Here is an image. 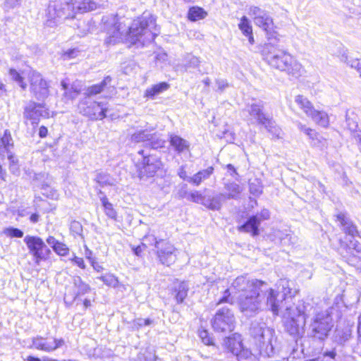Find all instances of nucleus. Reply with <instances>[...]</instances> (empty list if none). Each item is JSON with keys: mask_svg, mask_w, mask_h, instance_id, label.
<instances>
[{"mask_svg": "<svg viewBox=\"0 0 361 361\" xmlns=\"http://www.w3.org/2000/svg\"><path fill=\"white\" fill-rule=\"evenodd\" d=\"M13 140L8 130H6L3 136L0 138V155L6 157V154L13 153Z\"/></svg>", "mask_w": 361, "mask_h": 361, "instance_id": "412c9836", "label": "nucleus"}, {"mask_svg": "<svg viewBox=\"0 0 361 361\" xmlns=\"http://www.w3.org/2000/svg\"><path fill=\"white\" fill-rule=\"evenodd\" d=\"M200 338H201L202 343L207 345H213V338L209 336V334L207 330H202L199 334Z\"/></svg>", "mask_w": 361, "mask_h": 361, "instance_id": "5fc2aeb1", "label": "nucleus"}, {"mask_svg": "<svg viewBox=\"0 0 361 361\" xmlns=\"http://www.w3.org/2000/svg\"><path fill=\"white\" fill-rule=\"evenodd\" d=\"M250 334L262 355L271 357L279 350L275 331L267 327L264 323H253Z\"/></svg>", "mask_w": 361, "mask_h": 361, "instance_id": "39448f33", "label": "nucleus"}, {"mask_svg": "<svg viewBox=\"0 0 361 361\" xmlns=\"http://www.w3.org/2000/svg\"><path fill=\"white\" fill-rule=\"evenodd\" d=\"M24 242L30 252L37 259H42L45 256L44 251L48 250L42 238L37 236L26 235Z\"/></svg>", "mask_w": 361, "mask_h": 361, "instance_id": "dca6fc26", "label": "nucleus"}, {"mask_svg": "<svg viewBox=\"0 0 361 361\" xmlns=\"http://www.w3.org/2000/svg\"><path fill=\"white\" fill-rule=\"evenodd\" d=\"M343 231L350 235L355 236L357 233L356 226L344 214H340L337 216Z\"/></svg>", "mask_w": 361, "mask_h": 361, "instance_id": "cd10ccee", "label": "nucleus"}, {"mask_svg": "<svg viewBox=\"0 0 361 361\" xmlns=\"http://www.w3.org/2000/svg\"><path fill=\"white\" fill-rule=\"evenodd\" d=\"M71 232L75 235H78L83 238L82 236V224L78 221H73L70 225Z\"/></svg>", "mask_w": 361, "mask_h": 361, "instance_id": "a18cd8bd", "label": "nucleus"}, {"mask_svg": "<svg viewBox=\"0 0 361 361\" xmlns=\"http://www.w3.org/2000/svg\"><path fill=\"white\" fill-rule=\"evenodd\" d=\"M254 216H257L259 222L261 224V222L264 220H267L270 218V212L267 209H263L261 210L259 213H257L255 215H253Z\"/></svg>", "mask_w": 361, "mask_h": 361, "instance_id": "13d9d810", "label": "nucleus"}, {"mask_svg": "<svg viewBox=\"0 0 361 361\" xmlns=\"http://www.w3.org/2000/svg\"><path fill=\"white\" fill-rule=\"evenodd\" d=\"M206 16L207 13L200 7H192L188 11V18L192 21L203 19Z\"/></svg>", "mask_w": 361, "mask_h": 361, "instance_id": "58836bf2", "label": "nucleus"}, {"mask_svg": "<svg viewBox=\"0 0 361 361\" xmlns=\"http://www.w3.org/2000/svg\"><path fill=\"white\" fill-rule=\"evenodd\" d=\"M157 259L163 265L169 267L176 260V248L168 241L164 240L155 249Z\"/></svg>", "mask_w": 361, "mask_h": 361, "instance_id": "4468645a", "label": "nucleus"}, {"mask_svg": "<svg viewBox=\"0 0 361 361\" xmlns=\"http://www.w3.org/2000/svg\"><path fill=\"white\" fill-rule=\"evenodd\" d=\"M53 250L56 254L61 256H66L69 252V248L66 245L61 242H59Z\"/></svg>", "mask_w": 361, "mask_h": 361, "instance_id": "864d4df0", "label": "nucleus"}, {"mask_svg": "<svg viewBox=\"0 0 361 361\" xmlns=\"http://www.w3.org/2000/svg\"><path fill=\"white\" fill-rule=\"evenodd\" d=\"M224 188L228 193H224V197L227 200L237 199L241 192L240 186L235 183H228L224 185Z\"/></svg>", "mask_w": 361, "mask_h": 361, "instance_id": "72a5a7b5", "label": "nucleus"}, {"mask_svg": "<svg viewBox=\"0 0 361 361\" xmlns=\"http://www.w3.org/2000/svg\"><path fill=\"white\" fill-rule=\"evenodd\" d=\"M250 192L255 196H259L262 192V186L258 180L250 183Z\"/></svg>", "mask_w": 361, "mask_h": 361, "instance_id": "49530a36", "label": "nucleus"}, {"mask_svg": "<svg viewBox=\"0 0 361 361\" xmlns=\"http://www.w3.org/2000/svg\"><path fill=\"white\" fill-rule=\"evenodd\" d=\"M231 290L238 300L240 311L251 317L261 310L268 285L260 280L240 276L232 283Z\"/></svg>", "mask_w": 361, "mask_h": 361, "instance_id": "f03ea898", "label": "nucleus"}, {"mask_svg": "<svg viewBox=\"0 0 361 361\" xmlns=\"http://www.w3.org/2000/svg\"><path fill=\"white\" fill-rule=\"evenodd\" d=\"M293 236L290 233H282L280 236L281 242L284 245H289L294 243Z\"/></svg>", "mask_w": 361, "mask_h": 361, "instance_id": "bf43d9fd", "label": "nucleus"}, {"mask_svg": "<svg viewBox=\"0 0 361 361\" xmlns=\"http://www.w3.org/2000/svg\"><path fill=\"white\" fill-rule=\"evenodd\" d=\"M23 0H5L4 7L7 9H13L21 6Z\"/></svg>", "mask_w": 361, "mask_h": 361, "instance_id": "4d7b16f0", "label": "nucleus"}, {"mask_svg": "<svg viewBox=\"0 0 361 361\" xmlns=\"http://www.w3.org/2000/svg\"><path fill=\"white\" fill-rule=\"evenodd\" d=\"M343 58L345 59L344 61L350 66L351 68H355L359 73L360 76L361 77V64L358 59H352L348 61V57L346 56H343Z\"/></svg>", "mask_w": 361, "mask_h": 361, "instance_id": "6e6d98bb", "label": "nucleus"}, {"mask_svg": "<svg viewBox=\"0 0 361 361\" xmlns=\"http://www.w3.org/2000/svg\"><path fill=\"white\" fill-rule=\"evenodd\" d=\"M298 129L306 134L310 139L314 140L317 139V133L312 128L306 127L305 125L301 123H298Z\"/></svg>", "mask_w": 361, "mask_h": 361, "instance_id": "09e8293b", "label": "nucleus"}, {"mask_svg": "<svg viewBox=\"0 0 361 361\" xmlns=\"http://www.w3.org/2000/svg\"><path fill=\"white\" fill-rule=\"evenodd\" d=\"M135 160V166L140 178L154 176L162 166L161 160L157 157L145 154L142 149L137 152Z\"/></svg>", "mask_w": 361, "mask_h": 361, "instance_id": "9b49d317", "label": "nucleus"}, {"mask_svg": "<svg viewBox=\"0 0 361 361\" xmlns=\"http://www.w3.org/2000/svg\"><path fill=\"white\" fill-rule=\"evenodd\" d=\"M6 157L9 161V169L11 172L13 174L18 175L20 173V169L18 159L13 155V153L6 154Z\"/></svg>", "mask_w": 361, "mask_h": 361, "instance_id": "79ce46f5", "label": "nucleus"}, {"mask_svg": "<svg viewBox=\"0 0 361 361\" xmlns=\"http://www.w3.org/2000/svg\"><path fill=\"white\" fill-rule=\"evenodd\" d=\"M99 195L105 214L109 218L116 221L117 219V212L114 209L113 204L109 202L108 198L101 190L99 191Z\"/></svg>", "mask_w": 361, "mask_h": 361, "instance_id": "a878e982", "label": "nucleus"}, {"mask_svg": "<svg viewBox=\"0 0 361 361\" xmlns=\"http://www.w3.org/2000/svg\"><path fill=\"white\" fill-rule=\"evenodd\" d=\"M170 145L178 154L188 150L190 147V144L186 140L176 135H171L170 136Z\"/></svg>", "mask_w": 361, "mask_h": 361, "instance_id": "5701e85b", "label": "nucleus"}, {"mask_svg": "<svg viewBox=\"0 0 361 361\" xmlns=\"http://www.w3.org/2000/svg\"><path fill=\"white\" fill-rule=\"evenodd\" d=\"M295 102L307 116H310L315 109L307 98L302 95L296 96Z\"/></svg>", "mask_w": 361, "mask_h": 361, "instance_id": "2f4dec72", "label": "nucleus"}, {"mask_svg": "<svg viewBox=\"0 0 361 361\" xmlns=\"http://www.w3.org/2000/svg\"><path fill=\"white\" fill-rule=\"evenodd\" d=\"M101 280L108 286L116 287L118 283V280L117 277H116L112 274H106L97 278Z\"/></svg>", "mask_w": 361, "mask_h": 361, "instance_id": "37998d69", "label": "nucleus"}, {"mask_svg": "<svg viewBox=\"0 0 361 361\" xmlns=\"http://www.w3.org/2000/svg\"><path fill=\"white\" fill-rule=\"evenodd\" d=\"M184 67L185 70L188 68H197L200 63V60L198 57L195 56L192 54H188L184 59Z\"/></svg>", "mask_w": 361, "mask_h": 361, "instance_id": "a19ab883", "label": "nucleus"}, {"mask_svg": "<svg viewBox=\"0 0 361 361\" xmlns=\"http://www.w3.org/2000/svg\"><path fill=\"white\" fill-rule=\"evenodd\" d=\"M10 75L13 80H15L21 87L25 90L26 88V83L23 81V78L20 74L14 69L10 70Z\"/></svg>", "mask_w": 361, "mask_h": 361, "instance_id": "8fccbe9b", "label": "nucleus"}, {"mask_svg": "<svg viewBox=\"0 0 361 361\" xmlns=\"http://www.w3.org/2000/svg\"><path fill=\"white\" fill-rule=\"evenodd\" d=\"M212 325L215 331H232L235 328V317L233 312L227 307L219 309L212 322Z\"/></svg>", "mask_w": 361, "mask_h": 361, "instance_id": "ddd939ff", "label": "nucleus"}, {"mask_svg": "<svg viewBox=\"0 0 361 361\" xmlns=\"http://www.w3.org/2000/svg\"><path fill=\"white\" fill-rule=\"evenodd\" d=\"M309 117H310L317 124L323 128H327L329 126V118L328 114L325 111L314 109V112H312Z\"/></svg>", "mask_w": 361, "mask_h": 361, "instance_id": "c756f323", "label": "nucleus"}, {"mask_svg": "<svg viewBox=\"0 0 361 361\" xmlns=\"http://www.w3.org/2000/svg\"><path fill=\"white\" fill-rule=\"evenodd\" d=\"M314 309L315 312L311 314L313 318L310 324V335L315 338L324 339L332 327V319L326 311L319 312L315 307Z\"/></svg>", "mask_w": 361, "mask_h": 361, "instance_id": "6e6552de", "label": "nucleus"}, {"mask_svg": "<svg viewBox=\"0 0 361 361\" xmlns=\"http://www.w3.org/2000/svg\"><path fill=\"white\" fill-rule=\"evenodd\" d=\"M230 295H231L230 290L229 289L226 290L224 291V296L221 299H219L218 304L223 303V302L232 303V302H231L229 300Z\"/></svg>", "mask_w": 361, "mask_h": 361, "instance_id": "338daca9", "label": "nucleus"}, {"mask_svg": "<svg viewBox=\"0 0 361 361\" xmlns=\"http://www.w3.org/2000/svg\"><path fill=\"white\" fill-rule=\"evenodd\" d=\"M32 345L37 350L44 352L53 351L51 341L42 337L34 338L32 339Z\"/></svg>", "mask_w": 361, "mask_h": 361, "instance_id": "473e14b6", "label": "nucleus"}, {"mask_svg": "<svg viewBox=\"0 0 361 361\" xmlns=\"http://www.w3.org/2000/svg\"><path fill=\"white\" fill-rule=\"evenodd\" d=\"M102 22L106 33L104 39L106 47L114 46L124 38L133 44H140L144 46L152 42L159 33L156 19L149 13H144L140 17L134 19L128 29L126 20L117 15L104 16Z\"/></svg>", "mask_w": 361, "mask_h": 361, "instance_id": "f257e3e1", "label": "nucleus"}, {"mask_svg": "<svg viewBox=\"0 0 361 361\" xmlns=\"http://www.w3.org/2000/svg\"><path fill=\"white\" fill-rule=\"evenodd\" d=\"M150 138H152L151 133L147 129L137 130L131 135L132 142L135 143L143 142L146 147Z\"/></svg>", "mask_w": 361, "mask_h": 361, "instance_id": "f704fd0d", "label": "nucleus"}, {"mask_svg": "<svg viewBox=\"0 0 361 361\" xmlns=\"http://www.w3.org/2000/svg\"><path fill=\"white\" fill-rule=\"evenodd\" d=\"M188 286L185 282L180 283L174 289L175 298L178 303H182L188 295Z\"/></svg>", "mask_w": 361, "mask_h": 361, "instance_id": "c9c22d12", "label": "nucleus"}, {"mask_svg": "<svg viewBox=\"0 0 361 361\" xmlns=\"http://www.w3.org/2000/svg\"><path fill=\"white\" fill-rule=\"evenodd\" d=\"M77 13L73 0H54L47 8L46 25L54 27L61 20L73 18Z\"/></svg>", "mask_w": 361, "mask_h": 361, "instance_id": "0eeeda50", "label": "nucleus"}, {"mask_svg": "<svg viewBox=\"0 0 361 361\" xmlns=\"http://www.w3.org/2000/svg\"><path fill=\"white\" fill-rule=\"evenodd\" d=\"M73 284L75 288L73 300H77L78 298L89 293L91 290L90 286L82 281L80 276H75L73 277Z\"/></svg>", "mask_w": 361, "mask_h": 361, "instance_id": "aec40b11", "label": "nucleus"}, {"mask_svg": "<svg viewBox=\"0 0 361 361\" xmlns=\"http://www.w3.org/2000/svg\"><path fill=\"white\" fill-rule=\"evenodd\" d=\"M224 350L236 357L238 361H250L253 359L252 352L243 346L240 334L235 333L224 338Z\"/></svg>", "mask_w": 361, "mask_h": 361, "instance_id": "1a4fd4ad", "label": "nucleus"}, {"mask_svg": "<svg viewBox=\"0 0 361 361\" xmlns=\"http://www.w3.org/2000/svg\"><path fill=\"white\" fill-rule=\"evenodd\" d=\"M111 78L110 76L105 77L100 83L95 84L87 87L85 92L87 96L85 97H91L92 96L97 95L111 87Z\"/></svg>", "mask_w": 361, "mask_h": 361, "instance_id": "4be33fe9", "label": "nucleus"}, {"mask_svg": "<svg viewBox=\"0 0 361 361\" xmlns=\"http://www.w3.org/2000/svg\"><path fill=\"white\" fill-rule=\"evenodd\" d=\"M4 233L11 238H22L23 232L17 228L9 227L4 230Z\"/></svg>", "mask_w": 361, "mask_h": 361, "instance_id": "3c124183", "label": "nucleus"}, {"mask_svg": "<svg viewBox=\"0 0 361 361\" xmlns=\"http://www.w3.org/2000/svg\"><path fill=\"white\" fill-rule=\"evenodd\" d=\"M346 125L348 126V128L350 131H354L357 128V123L356 121H355L353 119L350 118L348 115H346Z\"/></svg>", "mask_w": 361, "mask_h": 361, "instance_id": "052dcab7", "label": "nucleus"}, {"mask_svg": "<svg viewBox=\"0 0 361 361\" xmlns=\"http://www.w3.org/2000/svg\"><path fill=\"white\" fill-rule=\"evenodd\" d=\"M206 197L203 196L200 192L195 191L189 194L188 199L193 202L204 204Z\"/></svg>", "mask_w": 361, "mask_h": 361, "instance_id": "de8ad7c7", "label": "nucleus"}, {"mask_svg": "<svg viewBox=\"0 0 361 361\" xmlns=\"http://www.w3.org/2000/svg\"><path fill=\"white\" fill-rule=\"evenodd\" d=\"M259 51L263 59L272 68L294 78H298L304 73L301 63L286 51L279 49L274 42L264 44Z\"/></svg>", "mask_w": 361, "mask_h": 361, "instance_id": "7ed1b4c3", "label": "nucleus"}, {"mask_svg": "<svg viewBox=\"0 0 361 361\" xmlns=\"http://www.w3.org/2000/svg\"><path fill=\"white\" fill-rule=\"evenodd\" d=\"M97 4L92 0H83L75 6L77 13L92 11L97 8Z\"/></svg>", "mask_w": 361, "mask_h": 361, "instance_id": "4c0bfd02", "label": "nucleus"}, {"mask_svg": "<svg viewBox=\"0 0 361 361\" xmlns=\"http://www.w3.org/2000/svg\"><path fill=\"white\" fill-rule=\"evenodd\" d=\"M248 14L253 18L254 23L266 32L269 41L271 39L276 40V33L274 30L273 19L267 11L257 6H250Z\"/></svg>", "mask_w": 361, "mask_h": 361, "instance_id": "f8f14e48", "label": "nucleus"}, {"mask_svg": "<svg viewBox=\"0 0 361 361\" xmlns=\"http://www.w3.org/2000/svg\"><path fill=\"white\" fill-rule=\"evenodd\" d=\"M79 52L76 49H70L65 52L63 57L65 59H73L78 55Z\"/></svg>", "mask_w": 361, "mask_h": 361, "instance_id": "680f3d73", "label": "nucleus"}, {"mask_svg": "<svg viewBox=\"0 0 361 361\" xmlns=\"http://www.w3.org/2000/svg\"><path fill=\"white\" fill-rule=\"evenodd\" d=\"M94 180L102 187L108 185H112L114 184V179L106 173H98Z\"/></svg>", "mask_w": 361, "mask_h": 361, "instance_id": "ea45409f", "label": "nucleus"}, {"mask_svg": "<svg viewBox=\"0 0 361 361\" xmlns=\"http://www.w3.org/2000/svg\"><path fill=\"white\" fill-rule=\"evenodd\" d=\"M241 114L249 125H261L273 136L280 137L281 130L276 126L272 117L264 112V104L262 101L247 104Z\"/></svg>", "mask_w": 361, "mask_h": 361, "instance_id": "423d86ee", "label": "nucleus"}, {"mask_svg": "<svg viewBox=\"0 0 361 361\" xmlns=\"http://www.w3.org/2000/svg\"><path fill=\"white\" fill-rule=\"evenodd\" d=\"M259 225L260 223L257 217L252 215L243 225L238 226V230L240 232L250 233L252 236H256L259 233Z\"/></svg>", "mask_w": 361, "mask_h": 361, "instance_id": "6ab92c4d", "label": "nucleus"}, {"mask_svg": "<svg viewBox=\"0 0 361 361\" xmlns=\"http://www.w3.org/2000/svg\"><path fill=\"white\" fill-rule=\"evenodd\" d=\"M226 168L227 169L228 171L230 173V175L234 177L235 179H238L236 176H238V173L236 171V169L235 167L231 164H228L226 166Z\"/></svg>", "mask_w": 361, "mask_h": 361, "instance_id": "774afa93", "label": "nucleus"}, {"mask_svg": "<svg viewBox=\"0 0 361 361\" xmlns=\"http://www.w3.org/2000/svg\"><path fill=\"white\" fill-rule=\"evenodd\" d=\"M151 136L152 138H150L149 142L147 143V147L154 149H157L164 147L166 141L161 138L159 134L156 133H151Z\"/></svg>", "mask_w": 361, "mask_h": 361, "instance_id": "e433bc0d", "label": "nucleus"}, {"mask_svg": "<svg viewBox=\"0 0 361 361\" xmlns=\"http://www.w3.org/2000/svg\"><path fill=\"white\" fill-rule=\"evenodd\" d=\"M169 87V85L165 82L156 84L145 90V97L153 99L157 95L168 90Z\"/></svg>", "mask_w": 361, "mask_h": 361, "instance_id": "c85d7f7f", "label": "nucleus"}, {"mask_svg": "<svg viewBox=\"0 0 361 361\" xmlns=\"http://www.w3.org/2000/svg\"><path fill=\"white\" fill-rule=\"evenodd\" d=\"M24 116L31 121L32 124H37L40 117H48L47 109L40 104L30 103L26 106Z\"/></svg>", "mask_w": 361, "mask_h": 361, "instance_id": "f3484780", "label": "nucleus"}, {"mask_svg": "<svg viewBox=\"0 0 361 361\" xmlns=\"http://www.w3.org/2000/svg\"><path fill=\"white\" fill-rule=\"evenodd\" d=\"M51 342H52L53 351L59 348H61L65 343L64 340L63 338H59V339L54 338L51 341Z\"/></svg>", "mask_w": 361, "mask_h": 361, "instance_id": "69168bd1", "label": "nucleus"}, {"mask_svg": "<svg viewBox=\"0 0 361 361\" xmlns=\"http://www.w3.org/2000/svg\"><path fill=\"white\" fill-rule=\"evenodd\" d=\"M314 312L313 305L302 300L293 306H286L283 313L286 331L294 338L302 337L305 334L306 319Z\"/></svg>", "mask_w": 361, "mask_h": 361, "instance_id": "20e7f679", "label": "nucleus"}, {"mask_svg": "<svg viewBox=\"0 0 361 361\" xmlns=\"http://www.w3.org/2000/svg\"><path fill=\"white\" fill-rule=\"evenodd\" d=\"M30 89L35 97L39 99H44L49 95V85L40 73L32 71L30 75Z\"/></svg>", "mask_w": 361, "mask_h": 361, "instance_id": "2eb2a0df", "label": "nucleus"}, {"mask_svg": "<svg viewBox=\"0 0 361 361\" xmlns=\"http://www.w3.org/2000/svg\"><path fill=\"white\" fill-rule=\"evenodd\" d=\"M214 169L213 166H209L206 169L198 171L194 176H191V178H190V183L197 186L200 185L203 180L208 179L210 177V176L214 173Z\"/></svg>", "mask_w": 361, "mask_h": 361, "instance_id": "bb28decb", "label": "nucleus"}, {"mask_svg": "<svg viewBox=\"0 0 361 361\" xmlns=\"http://www.w3.org/2000/svg\"><path fill=\"white\" fill-rule=\"evenodd\" d=\"M61 85L63 89L65 90L64 94L67 98L73 99L78 95L80 90H78L73 87L69 89L64 81L61 82Z\"/></svg>", "mask_w": 361, "mask_h": 361, "instance_id": "c03bdc74", "label": "nucleus"}, {"mask_svg": "<svg viewBox=\"0 0 361 361\" xmlns=\"http://www.w3.org/2000/svg\"><path fill=\"white\" fill-rule=\"evenodd\" d=\"M178 175L183 180H186L188 183H190V178H191V176H188L187 175V173H186L183 166H182L179 168L178 171Z\"/></svg>", "mask_w": 361, "mask_h": 361, "instance_id": "0e129e2a", "label": "nucleus"}, {"mask_svg": "<svg viewBox=\"0 0 361 361\" xmlns=\"http://www.w3.org/2000/svg\"><path fill=\"white\" fill-rule=\"evenodd\" d=\"M108 109V103L96 102L91 97H85L78 104L80 114L92 121L102 120L106 118Z\"/></svg>", "mask_w": 361, "mask_h": 361, "instance_id": "9d476101", "label": "nucleus"}, {"mask_svg": "<svg viewBox=\"0 0 361 361\" xmlns=\"http://www.w3.org/2000/svg\"><path fill=\"white\" fill-rule=\"evenodd\" d=\"M225 201L224 193H219L212 197H206L204 206L211 210H219Z\"/></svg>", "mask_w": 361, "mask_h": 361, "instance_id": "b1692460", "label": "nucleus"}, {"mask_svg": "<svg viewBox=\"0 0 361 361\" xmlns=\"http://www.w3.org/2000/svg\"><path fill=\"white\" fill-rule=\"evenodd\" d=\"M71 260L80 268L82 269H85L86 266L82 258L74 255Z\"/></svg>", "mask_w": 361, "mask_h": 361, "instance_id": "e2e57ef3", "label": "nucleus"}, {"mask_svg": "<svg viewBox=\"0 0 361 361\" xmlns=\"http://www.w3.org/2000/svg\"><path fill=\"white\" fill-rule=\"evenodd\" d=\"M267 305L274 314H279L283 308V301L286 299L280 293L268 287Z\"/></svg>", "mask_w": 361, "mask_h": 361, "instance_id": "a211bd4d", "label": "nucleus"}, {"mask_svg": "<svg viewBox=\"0 0 361 361\" xmlns=\"http://www.w3.org/2000/svg\"><path fill=\"white\" fill-rule=\"evenodd\" d=\"M143 240L149 245H154L156 249L157 245H159L164 240H158L154 235L147 234L144 237Z\"/></svg>", "mask_w": 361, "mask_h": 361, "instance_id": "603ef678", "label": "nucleus"}, {"mask_svg": "<svg viewBox=\"0 0 361 361\" xmlns=\"http://www.w3.org/2000/svg\"><path fill=\"white\" fill-rule=\"evenodd\" d=\"M276 291L280 293L281 295H283V296L286 299L288 297L292 298L294 295V293L292 292V288H290V281L286 279H281L277 283V290Z\"/></svg>", "mask_w": 361, "mask_h": 361, "instance_id": "7c9ffc66", "label": "nucleus"}, {"mask_svg": "<svg viewBox=\"0 0 361 361\" xmlns=\"http://www.w3.org/2000/svg\"><path fill=\"white\" fill-rule=\"evenodd\" d=\"M238 28L242 32L244 36L247 37L250 44L255 43V39L252 34V27L250 20L246 16H243L240 18Z\"/></svg>", "mask_w": 361, "mask_h": 361, "instance_id": "393cba45", "label": "nucleus"}]
</instances>
